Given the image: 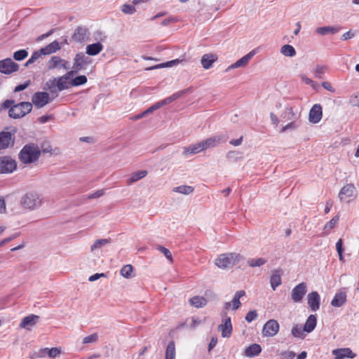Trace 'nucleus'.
I'll use <instances>...</instances> for the list:
<instances>
[{"label": "nucleus", "instance_id": "obj_13", "mask_svg": "<svg viewBox=\"0 0 359 359\" xmlns=\"http://www.w3.org/2000/svg\"><path fill=\"white\" fill-rule=\"evenodd\" d=\"M257 51L255 49L251 50L248 54L242 57L241 59L237 60L236 62L233 63L230 66H229L226 72H229L231 69L239 68V67H245L249 62V61L252 58V57L256 54Z\"/></svg>", "mask_w": 359, "mask_h": 359}, {"label": "nucleus", "instance_id": "obj_8", "mask_svg": "<svg viewBox=\"0 0 359 359\" xmlns=\"http://www.w3.org/2000/svg\"><path fill=\"white\" fill-rule=\"evenodd\" d=\"M279 324L277 320L271 319L269 320L264 325L262 329V334L264 337H273L279 331Z\"/></svg>", "mask_w": 359, "mask_h": 359}, {"label": "nucleus", "instance_id": "obj_18", "mask_svg": "<svg viewBox=\"0 0 359 359\" xmlns=\"http://www.w3.org/2000/svg\"><path fill=\"white\" fill-rule=\"evenodd\" d=\"M320 297L319 294L314 291L307 295V303L312 311H316L320 308Z\"/></svg>", "mask_w": 359, "mask_h": 359}, {"label": "nucleus", "instance_id": "obj_38", "mask_svg": "<svg viewBox=\"0 0 359 359\" xmlns=\"http://www.w3.org/2000/svg\"><path fill=\"white\" fill-rule=\"evenodd\" d=\"M194 190V188L191 186L181 185L179 187H174L172 191L174 192L180 193L184 195L191 194Z\"/></svg>", "mask_w": 359, "mask_h": 359}, {"label": "nucleus", "instance_id": "obj_20", "mask_svg": "<svg viewBox=\"0 0 359 359\" xmlns=\"http://www.w3.org/2000/svg\"><path fill=\"white\" fill-rule=\"evenodd\" d=\"M346 293L344 291L337 292L331 301V305L334 307H341L346 302Z\"/></svg>", "mask_w": 359, "mask_h": 359}, {"label": "nucleus", "instance_id": "obj_19", "mask_svg": "<svg viewBox=\"0 0 359 359\" xmlns=\"http://www.w3.org/2000/svg\"><path fill=\"white\" fill-rule=\"evenodd\" d=\"M335 359L354 358L356 355L349 348H337L332 351Z\"/></svg>", "mask_w": 359, "mask_h": 359}, {"label": "nucleus", "instance_id": "obj_24", "mask_svg": "<svg viewBox=\"0 0 359 359\" xmlns=\"http://www.w3.org/2000/svg\"><path fill=\"white\" fill-rule=\"evenodd\" d=\"M39 318V317L38 316L34 314H31L28 316H26L22 320L20 324V327L27 330H29L30 327H32L36 324V320Z\"/></svg>", "mask_w": 359, "mask_h": 359}, {"label": "nucleus", "instance_id": "obj_31", "mask_svg": "<svg viewBox=\"0 0 359 359\" xmlns=\"http://www.w3.org/2000/svg\"><path fill=\"white\" fill-rule=\"evenodd\" d=\"M57 82V90L62 91L65 89H68L71 86V81L68 79H65L64 76L55 78Z\"/></svg>", "mask_w": 359, "mask_h": 359}, {"label": "nucleus", "instance_id": "obj_60", "mask_svg": "<svg viewBox=\"0 0 359 359\" xmlns=\"http://www.w3.org/2000/svg\"><path fill=\"white\" fill-rule=\"evenodd\" d=\"M41 149L43 153H51L52 148L48 142H43L41 144Z\"/></svg>", "mask_w": 359, "mask_h": 359}, {"label": "nucleus", "instance_id": "obj_46", "mask_svg": "<svg viewBox=\"0 0 359 359\" xmlns=\"http://www.w3.org/2000/svg\"><path fill=\"white\" fill-rule=\"evenodd\" d=\"M87 81V77L85 75H81L73 79L71 81V84L72 86H79L85 84Z\"/></svg>", "mask_w": 359, "mask_h": 359}, {"label": "nucleus", "instance_id": "obj_36", "mask_svg": "<svg viewBox=\"0 0 359 359\" xmlns=\"http://www.w3.org/2000/svg\"><path fill=\"white\" fill-rule=\"evenodd\" d=\"M189 302L192 306L196 308H201L206 305L207 300L203 297L195 296L190 299Z\"/></svg>", "mask_w": 359, "mask_h": 359}, {"label": "nucleus", "instance_id": "obj_26", "mask_svg": "<svg viewBox=\"0 0 359 359\" xmlns=\"http://www.w3.org/2000/svg\"><path fill=\"white\" fill-rule=\"evenodd\" d=\"M61 353V350L58 348H41V353H39V356H42L44 358L46 355H48L50 358H55L57 355H59Z\"/></svg>", "mask_w": 359, "mask_h": 359}, {"label": "nucleus", "instance_id": "obj_3", "mask_svg": "<svg viewBox=\"0 0 359 359\" xmlns=\"http://www.w3.org/2000/svg\"><path fill=\"white\" fill-rule=\"evenodd\" d=\"M241 259H243V257L239 253H223L215 259V264L219 269H227L233 267Z\"/></svg>", "mask_w": 359, "mask_h": 359}, {"label": "nucleus", "instance_id": "obj_15", "mask_svg": "<svg viewBox=\"0 0 359 359\" xmlns=\"http://www.w3.org/2000/svg\"><path fill=\"white\" fill-rule=\"evenodd\" d=\"M90 32L86 27L79 26L76 28L72 39L76 42H83L89 38Z\"/></svg>", "mask_w": 359, "mask_h": 359}, {"label": "nucleus", "instance_id": "obj_44", "mask_svg": "<svg viewBox=\"0 0 359 359\" xmlns=\"http://www.w3.org/2000/svg\"><path fill=\"white\" fill-rule=\"evenodd\" d=\"M111 242L110 239L103 238V239H98L95 241L93 245H91L90 250L92 252H94L97 249H100L102 248L103 246L107 245Z\"/></svg>", "mask_w": 359, "mask_h": 359}, {"label": "nucleus", "instance_id": "obj_12", "mask_svg": "<svg viewBox=\"0 0 359 359\" xmlns=\"http://www.w3.org/2000/svg\"><path fill=\"white\" fill-rule=\"evenodd\" d=\"M91 62V59L82 52L77 53L74 59L73 69L80 71Z\"/></svg>", "mask_w": 359, "mask_h": 359}, {"label": "nucleus", "instance_id": "obj_5", "mask_svg": "<svg viewBox=\"0 0 359 359\" xmlns=\"http://www.w3.org/2000/svg\"><path fill=\"white\" fill-rule=\"evenodd\" d=\"M17 169V163L15 160L11 156H0V173L10 174Z\"/></svg>", "mask_w": 359, "mask_h": 359}, {"label": "nucleus", "instance_id": "obj_22", "mask_svg": "<svg viewBox=\"0 0 359 359\" xmlns=\"http://www.w3.org/2000/svg\"><path fill=\"white\" fill-rule=\"evenodd\" d=\"M341 29L339 26H325L320 27L316 29V32L318 34L325 36L327 34H335L338 33Z\"/></svg>", "mask_w": 359, "mask_h": 359}, {"label": "nucleus", "instance_id": "obj_17", "mask_svg": "<svg viewBox=\"0 0 359 359\" xmlns=\"http://www.w3.org/2000/svg\"><path fill=\"white\" fill-rule=\"evenodd\" d=\"M323 116V109L320 104H315L310 109L309 120L312 123L320 122Z\"/></svg>", "mask_w": 359, "mask_h": 359}, {"label": "nucleus", "instance_id": "obj_9", "mask_svg": "<svg viewBox=\"0 0 359 359\" xmlns=\"http://www.w3.org/2000/svg\"><path fill=\"white\" fill-rule=\"evenodd\" d=\"M355 192V186L353 184H347L341 189L339 198L341 201L348 203L354 197Z\"/></svg>", "mask_w": 359, "mask_h": 359}, {"label": "nucleus", "instance_id": "obj_1", "mask_svg": "<svg viewBox=\"0 0 359 359\" xmlns=\"http://www.w3.org/2000/svg\"><path fill=\"white\" fill-rule=\"evenodd\" d=\"M43 203L41 195L36 191H29L20 199V206L25 210L32 212L40 208Z\"/></svg>", "mask_w": 359, "mask_h": 359}, {"label": "nucleus", "instance_id": "obj_14", "mask_svg": "<svg viewBox=\"0 0 359 359\" xmlns=\"http://www.w3.org/2000/svg\"><path fill=\"white\" fill-rule=\"evenodd\" d=\"M223 323L219 325L218 329L222 332V336L223 337H229L232 332V325L231 322V318L227 316L226 313L224 312Z\"/></svg>", "mask_w": 359, "mask_h": 359}, {"label": "nucleus", "instance_id": "obj_27", "mask_svg": "<svg viewBox=\"0 0 359 359\" xmlns=\"http://www.w3.org/2000/svg\"><path fill=\"white\" fill-rule=\"evenodd\" d=\"M262 351V347L259 344H253L245 350V355L247 357L252 358L258 355Z\"/></svg>", "mask_w": 359, "mask_h": 359}, {"label": "nucleus", "instance_id": "obj_32", "mask_svg": "<svg viewBox=\"0 0 359 359\" xmlns=\"http://www.w3.org/2000/svg\"><path fill=\"white\" fill-rule=\"evenodd\" d=\"M147 170H140L136 172H134L131 175L130 177L127 180V184L130 185L144 178L147 175Z\"/></svg>", "mask_w": 359, "mask_h": 359}, {"label": "nucleus", "instance_id": "obj_29", "mask_svg": "<svg viewBox=\"0 0 359 359\" xmlns=\"http://www.w3.org/2000/svg\"><path fill=\"white\" fill-rule=\"evenodd\" d=\"M316 323H317V318H316V315H310L304 325V330L307 332V333H310L316 327Z\"/></svg>", "mask_w": 359, "mask_h": 359}, {"label": "nucleus", "instance_id": "obj_4", "mask_svg": "<svg viewBox=\"0 0 359 359\" xmlns=\"http://www.w3.org/2000/svg\"><path fill=\"white\" fill-rule=\"evenodd\" d=\"M32 104L29 102H22L14 104L8 111V116L12 118H20L32 111Z\"/></svg>", "mask_w": 359, "mask_h": 359}, {"label": "nucleus", "instance_id": "obj_2", "mask_svg": "<svg viewBox=\"0 0 359 359\" xmlns=\"http://www.w3.org/2000/svg\"><path fill=\"white\" fill-rule=\"evenodd\" d=\"M41 151L37 144L30 143L25 144L18 154L19 160L24 164H29L38 161Z\"/></svg>", "mask_w": 359, "mask_h": 359}, {"label": "nucleus", "instance_id": "obj_49", "mask_svg": "<svg viewBox=\"0 0 359 359\" xmlns=\"http://www.w3.org/2000/svg\"><path fill=\"white\" fill-rule=\"evenodd\" d=\"M292 121H291L290 123H287L286 126H285L284 127L282 128V129H281L282 133H284L287 130H289V129H292V130L296 129L300 125V122L297 121V120H292Z\"/></svg>", "mask_w": 359, "mask_h": 359}, {"label": "nucleus", "instance_id": "obj_45", "mask_svg": "<svg viewBox=\"0 0 359 359\" xmlns=\"http://www.w3.org/2000/svg\"><path fill=\"white\" fill-rule=\"evenodd\" d=\"M304 327L302 328L299 325H295L292 329V334L294 337L297 338H304L305 334Z\"/></svg>", "mask_w": 359, "mask_h": 359}, {"label": "nucleus", "instance_id": "obj_51", "mask_svg": "<svg viewBox=\"0 0 359 359\" xmlns=\"http://www.w3.org/2000/svg\"><path fill=\"white\" fill-rule=\"evenodd\" d=\"M97 339H98V334L97 333H94V334H92L89 336L84 337L83 339L82 342L83 344H91V343L96 342L97 341Z\"/></svg>", "mask_w": 359, "mask_h": 359}, {"label": "nucleus", "instance_id": "obj_21", "mask_svg": "<svg viewBox=\"0 0 359 359\" xmlns=\"http://www.w3.org/2000/svg\"><path fill=\"white\" fill-rule=\"evenodd\" d=\"M61 49V46L57 41H54L48 45L41 48V53L43 55H50L57 52V50Z\"/></svg>", "mask_w": 359, "mask_h": 359}, {"label": "nucleus", "instance_id": "obj_33", "mask_svg": "<svg viewBox=\"0 0 359 359\" xmlns=\"http://www.w3.org/2000/svg\"><path fill=\"white\" fill-rule=\"evenodd\" d=\"M180 62V60L179 59L172 60L166 62L161 63L150 67H148L146 69L147 71L153 70V69H157L161 68H165V67H171L175 65H178Z\"/></svg>", "mask_w": 359, "mask_h": 359}, {"label": "nucleus", "instance_id": "obj_58", "mask_svg": "<svg viewBox=\"0 0 359 359\" xmlns=\"http://www.w3.org/2000/svg\"><path fill=\"white\" fill-rule=\"evenodd\" d=\"M19 233H14L13 235H11V236L8 237V238H6L4 239H3L1 241H0V247L3 246L4 245L9 243L10 241H13V239H15V238H17L18 236Z\"/></svg>", "mask_w": 359, "mask_h": 359}, {"label": "nucleus", "instance_id": "obj_63", "mask_svg": "<svg viewBox=\"0 0 359 359\" xmlns=\"http://www.w3.org/2000/svg\"><path fill=\"white\" fill-rule=\"evenodd\" d=\"M322 86L325 89L327 90H329V91H330L332 93H334L335 91V89L332 87L331 83H330L329 82H327V81L323 82L322 83Z\"/></svg>", "mask_w": 359, "mask_h": 359}, {"label": "nucleus", "instance_id": "obj_6", "mask_svg": "<svg viewBox=\"0 0 359 359\" xmlns=\"http://www.w3.org/2000/svg\"><path fill=\"white\" fill-rule=\"evenodd\" d=\"M307 286L306 283H301L296 285L291 291V299L294 303H301L306 294Z\"/></svg>", "mask_w": 359, "mask_h": 359}, {"label": "nucleus", "instance_id": "obj_42", "mask_svg": "<svg viewBox=\"0 0 359 359\" xmlns=\"http://www.w3.org/2000/svg\"><path fill=\"white\" fill-rule=\"evenodd\" d=\"M339 215L334 216L330 221L327 222L323 229V233L325 234H328L330 231L335 226V225L339 222Z\"/></svg>", "mask_w": 359, "mask_h": 359}, {"label": "nucleus", "instance_id": "obj_54", "mask_svg": "<svg viewBox=\"0 0 359 359\" xmlns=\"http://www.w3.org/2000/svg\"><path fill=\"white\" fill-rule=\"evenodd\" d=\"M257 318V313L255 310L250 311L245 316V320L248 323H251Z\"/></svg>", "mask_w": 359, "mask_h": 359}, {"label": "nucleus", "instance_id": "obj_28", "mask_svg": "<svg viewBox=\"0 0 359 359\" xmlns=\"http://www.w3.org/2000/svg\"><path fill=\"white\" fill-rule=\"evenodd\" d=\"M217 57L212 54H205L201 58V65L205 69H210L216 61Z\"/></svg>", "mask_w": 359, "mask_h": 359}, {"label": "nucleus", "instance_id": "obj_11", "mask_svg": "<svg viewBox=\"0 0 359 359\" xmlns=\"http://www.w3.org/2000/svg\"><path fill=\"white\" fill-rule=\"evenodd\" d=\"M32 101L36 108L40 109L50 102V96L46 92H36L32 95Z\"/></svg>", "mask_w": 359, "mask_h": 359}, {"label": "nucleus", "instance_id": "obj_57", "mask_svg": "<svg viewBox=\"0 0 359 359\" xmlns=\"http://www.w3.org/2000/svg\"><path fill=\"white\" fill-rule=\"evenodd\" d=\"M29 84H30V81L28 80L25 83H21V84L17 86L14 89V92L22 91V90H25V88H27L29 86Z\"/></svg>", "mask_w": 359, "mask_h": 359}, {"label": "nucleus", "instance_id": "obj_61", "mask_svg": "<svg viewBox=\"0 0 359 359\" xmlns=\"http://www.w3.org/2000/svg\"><path fill=\"white\" fill-rule=\"evenodd\" d=\"M6 212V205L3 197H0V214H4Z\"/></svg>", "mask_w": 359, "mask_h": 359}, {"label": "nucleus", "instance_id": "obj_16", "mask_svg": "<svg viewBox=\"0 0 359 359\" xmlns=\"http://www.w3.org/2000/svg\"><path fill=\"white\" fill-rule=\"evenodd\" d=\"M15 138L10 132H0V150L13 146Z\"/></svg>", "mask_w": 359, "mask_h": 359}, {"label": "nucleus", "instance_id": "obj_41", "mask_svg": "<svg viewBox=\"0 0 359 359\" xmlns=\"http://www.w3.org/2000/svg\"><path fill=\"white\" fill-rule=\"evenodd\" d=\"M280 53L286 57H294L296 55V50L291 45H284L280 48Z\"/></svg>", "mask_w": 359, "mask_h": 359}, {"label": "nucleus", "instance_id": "obj_25", "mask_svg": "<svg viewBox=\"0 0 359 359\" xmlns=\"http://www.w3.org/2000/svg\"><path fill=\"white\" fill-rule=\"evenodd\" d=\"M103 45L101 43H94L86 46V53L88 55H97L103 50Z\"/></svg>", "mask_w": 359, "mask_h": 359}, {"label": "nucleus", "instance_id": "obj_23", "mask_svg": "<svg viewBox=\"0 0 359 359\" xmlns=\"http://www.w3.org/2000/svg\"><path fill=\"white\" fill-rule=\"evenodd\" d=\"M203 150H205L203 145L202 142H200L194 144H191L189 147H184L183 154L187 156L189 154H198Z\"/></svg>", "mask_w": 359, "mask_h": 359}, {"label": "nucleus", "instance_id": "obj_39", "mask_svg": "<svg viewBox=\"0 0 359 359\" xmlns=\"http://www.w3.org/2000/svg\"><path fill=\"white\" fill-rule=\"evenodd\" d=\"M62 62L63 60L61 59L59 56H52L47 62V68L48 69H54L57 68Z\"/></svg>", "mask_w": 359, "mask_h": 359}, {"label": "nucleus", "instance_id": "obj_59", "mask_svg": "<svg viewBox=\"0 0 359 359\" xmlns=\"http://www.w3.org/2000/svg\"><path fill=\"white\" fill-rule=\"evenodd\" d=\"M15 104V101L13 100H6L2 104L1 107L3 109L11 108Z\"/></svg>", "mask_w": 359, "mask_h": 359}, {"label": "nucleus", "instance_id": "obj_53", "mask_svg": "<svg viewBox=\"0 0 359 359\" xmlns=\"http://www.w3.org/2000/svg\"><path fill=\"white\" fill-rule=\"evenodd\" d=\"M157 249L164 255V256L168 259H169L170 261H172V254L170 252V251L167 249L166 248L163 247V246H161V245H158L157 247Z\"/></svg>", "mask_w": 359, "mask_h": 359}, {"label": "nucleus", "instance_id": "obj_43", "mask_svg": "<svg viewBox=\"0 0 359 359\" xmlns=\"http://www.w3.org/2000/svg\"><path fill=\"white\" fill-rule=\"evenodd\" d=\"M283 117L287 121L297 120L299 115L293 111V109L292 107H287L284 110Z\"/></svg>", "mask_w": 359, "mask_h": 359}, {"label": "nucleus", "instance_id": "obj_34", "mask_svg": "<svg viewBox=\"0 0 359 359\" xmlns=\"http://www.w3.org/2000/svg\"><path fill=\"white\" fill-rule=\"evenodd\" d=\"M44 89L49 90L51 94H55L56 97L58 95L57 93L60 92L57 90V82L55 78L46 81Z\"/></svg>", "mask_w": 359, "mask_h": 359}, {"label": "nucleus", "instance_id": "obj_30", "mask_svg": "<svg viewBox=\"0 0 359 359\" xmlns=\"http://www.w3.org/2000/svg\"><path fill=\"white\" fill-rule=\"evenodd\" d=\"M282 283L281 274L279 270H275L270 278V283L273 290H276V287Z\"/></svg>", "mask_w": 359, "mask_h": 359}, {"label": "nucleus", "instance_id": "obj_40", "mask_svg": "<svg viewBox=\"0 0 359 359\" xmlns=\"http://www.w3.org/2000/svg\"><path fill=\"white\" fill-rule=\"evenodd\" d=\"M267 260L265 258H252L247 261L248 264L250 267H259L266 264Z\"/></svg>", "mask_w": 359, "mask_h": 359}, {"label": "nucleus", "instance_id": "obj_37", "mask_svg": "<svg viewBox=\"0 0 359 359\" xmlns=\"http://www.w3.org/2000/svg\"><path fill=\"white\" fill-rule=\"evenodd\" d=\"M165 359H175V344L173 341H170L167 346Z\"/></svg>", "mask_w": 359, "mask_h": 359}, {"label": "nucleus", "instance_id": "obj_56", "mask_svg": "<svg viewBox=\"0 0 359 359\" xmlns=\"http://www.w3.org/2000/svg\"><path fill=\"white\" fill-rule=\"evenodd\" d=\"M279 355L283 356L284 359H294L296 355L295 353L291 351H282Z\"/></svg>", "mask_w": 359, "mask_h": 359}, {"label": "nucleus", "instance_id": "obj_7", "mask_svg": "<svg viewBox=\"0 0 359 359\" xmlns=\"http://www.w3.org/2000/svg\"><path fill=\"white\" fill-rule=\"evenodd\" d=\"M18 69L19 65L11 58L0 60V73L8 75L17 72Z\"/></svg>", "mask_w": 359, "mask_h": 359}, {"label": "nucleus", "instance_id": "obj_47", "mask_svg": "<svg viewBox=\"0 0 359 359\" xmlns=\"http://www.w3.org/2000/svg\"><path fill=\"white\" fill-rule=\"evenodd\" d=\"M28 56V52L25 49L15 51L13 53V57L17 61H21Z\"/></svg>", "mask_w": 359, "mask_h": 359}, {"label": "nucleus", "instance_id": "obj_62", "mask_svg": "<svg viewBox=\"0 0 359 359\" xmlns=\"http://www.w3.org/2000/svg\"><path fill=\"white\" fill-rule=\"evenodd\" d=\"M353 36H354V33H353L351 31H348V32H345L341 36V40L346 41V40L352 39Z\"/></svg>", "mask_w": 359, "mask_h": 359}, {"label": "nucleus", "instance_id": "obj_48", "mask_svg": "<svg viewBox=\"0 0 359 359\" xmlns=\"http://www.w3.org/2000/svg\"><path fill=\"white\" fill-rule=\"evenodd\" d=\"M132 271L133 266L130 264H128L121 268L120 273L124 278H129L131 277Z\"/></svg>", "mask_w": 359, "mask_h": 359}, {"label": "nucleus", "instance_id": "obj_64", "mask_svg": "<svg viewBox=\"0 0 359 359\" xmlns=\"http://www.w3.org/2000/svg\"><path fill=\"white\" fill-rule=\"evenodd\" d=\"M176 21L175 18H173V17H170L168 18H166V19H164L162 22H161V25L163 26H168V25H170V23H172V22H175Z\"/></svg>", "mask_w": 359, "mask_h": 359}, {"label": "nucleus", "instance_id": "obj_52", "mask_svg": "<svg viewBox=\"0 0 359 359\" xmlns=\"http://www.w3.org/2000/svg\"><path fill=\"white\" fill-rule=\"evenodd\" d=\"M349 103L359 108V91L353 93L349 98Z\"/></svg>", "mask_w": 359, "mask_h": 359}, {"label": "nucleus", "instance_id": "obj_35", "mask_svg": "<svg viewBox=\"0 0 359 359\" xmlns=\"http://www.w3.org/2000/svg\"><path fill=\"white\" fill-rule=\"evenodd\" d=\"M245 292L244 290H239L237 291L231 301L232 304V309L233 310H237L241 305V303L240 302V299L245 295Z\"/></svg>", "mask_w": 359, "mask_h": 359}, {"label": "nucleus", "instance_id": "obj_55", "mask_svg": "<svg viewBox=\"0 0 359 359\" xmlns=\"http://www.w3.org/2000/svg\"><path fill=\"white\" fill-rule=\"evenodd\" d=\"M325 69V66L317 65L314 69L316 76L318 78H321V75L324 74Z\"/></svg>", "mask_w": 359, "mask_h": 359}, {"label": "nucleus", "instance_id": "obj_10", "mask_svg": "<svg viewBox=\"0 0 359 359\" xmlns=\"http://www.w3.org/2000/svg\"><path fill=\"white\" fill-rule=\"evenodd\" d=\"M228 139L226 135H219L210 137L205 140L202 141V144L205 150L218 146L220 144L224 143Z\"/></svg>", "mask_w": 359, "mask_h": 359}, {"label": "nucleus", "instance_id": "obj_50", "mask_svg": "<svg viewBox=\"0 0 359 359\" xmlns=\"http://www.w3.org/2000/svg\"><path fill=\"white\" fill-rule=\"evenodd\" d=\"M121 11L125 14L132 15L135 13L136 8L134 6L130 4H123L121 6Z\"/></svg>", "mask_w": 359, "mask_h": 359}]
</instances>
